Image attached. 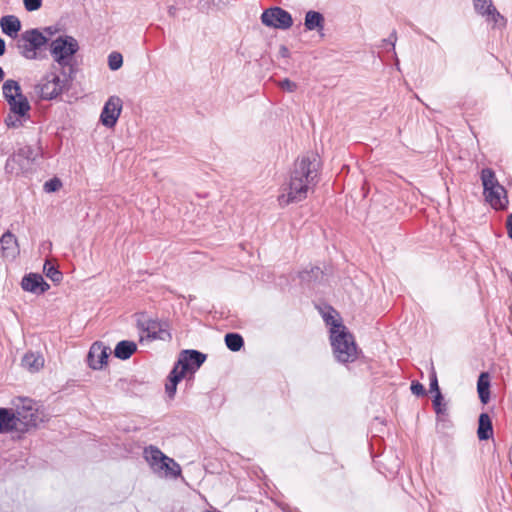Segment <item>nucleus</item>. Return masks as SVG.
<instances>
[{
	"label": "nucleus",
	"instance_id": "33",
	"mask_svg": "<svg viewBox=\"0 0 512 512\" xmlns=\"http://www.w3.org/2000/svg\"><path fill=\"white\" fill-rule=\"evenodd\" d=\"M123 64L122 55L118 52H112L108 56V66L111 70H118Z\"/></svg>",
	"mask_w": 512,
	"mask_h": 512
},
{
	"label": "nucleus",
	"instance_id": "45",
	"mask_svg": "<svg viewBox=\"0 0 512 512\" xmlns=\"http://www.w3.org/2000/svg\"><path fill=\"white\" fill-rule=\"evenodd\" d=\"M280 53H281V55H282L283 57H287V56H288V54H289V50H288V48H287V47H285V46H281V48H280Z\"/></svg>",
	"mask_w": 512,
	"mask_h": 512
},
{
	"label": "nucleus",
	"instance_id": "26",
	"mask_svg": "<svg viewBox=\"0 0 512 512\" xmlns=\"http://www.w3.org/2000/svg\"><path fill=\"white\" fill-rule=\"evenodd\" d=\"M490 382L487 373H481L477 382L478 395L482 403L486 404L490 399Z\"/></svg>",
	"mask_w": 512,
	"mask_h": 512
},
{
	"label": "nucleus",
	"instance_id": "23",
	"mask_svg": "<svg viewBox=\"0 0 512 512\" xmlns=\"http://www.w3.org/2000/svg\"><path fill=\"white\" fill-rule=\"evenodd\" d=\"M44 365V359L41 355L33 352L26 353L22 358V366L30 372L39 371Z\"/></svg>",
	"mask_w": 512,
	"mask_h": 512
},
{
	"label": "nucleus",
	"instance_id": "10",
	"mask_svg": "<svg viewBox=\"0 0 512 512\" xmlns=\"http://www.w3.org/2000/svg\"><path fill=\"white\" fill-rule=\"evenodd\" d=\"M110 354V348L105 346L101 342H95L90 347L87 356V362L89 367L94 370L102 369L103 366L107 363V359Z\"/></svg>",
	"mask_w": 512,
	"mask_h": 512
},
{
	"label": "nucleus",
	"instance_id": "42",
	"mask_svg": "<svg viewBox=\"0 0 512 512\" xmlns=\"http://www.w3.org/2000/svg\"><path fill=\"white\" fill-rule=\"evenodd\" d=\"M506 227L508 236L512 239V213L507 216Z\"/></svg>",
	"mask_w": 512,
	"mask_h": 512
},
{
	"label": "nucleus",
	"instance_id": "1",
	"mask_svg": "<svg viewBox=\"0 0 512 512\" xmlns=\"http://www.w3.org/2000/svg\"><path fill=\"white\" fill-rule=\"evenodd\" d=\"M321 161L316 153H307L298 157L288 180L283 183L278 203L285 207L305 200L313 193L320 179Z\"/></svg>",
	"mask_w": 512,
	"mask_h": 512
},
{
	"label": "nucleus",
	"instance_id": "38",
	"mask_svg": "<svg viewBox=\"0 0 512 512\" xmlns=\"http://www.w3.org/2000/svg\"><path fill=\"white\" fill-rule=\"evenodd\" d=\"M279 86L288 92H294L297 89V84L288 78L283 79L279 82Z\"/></svg>",
	"mask_w": 512,
	"mask_h": 512
},
{
	"label": "nucleus",
	"instance_id": "37",
	"mask_svg": "<svg viewBox=\"0 0 512 512\" xmlns=\"http://www.w3.org/2000/svg\"><path fill=\"white\" fill-rule=\"evenodd\" d=\"M410 389H411L412 393L416 396H425L426 395V390H425L424 386L418 381H413L411 383Z\"/></svg>",
	"mask_w": 512,
	"mask_h": 512
},
{
	"label": "nucleus",
	"instance_id": "36",
	"mask_svg": "<svg viewBox=\"0 0 512 512\" xmlns=\"http://www.w3.org/2000/svg\"><path fill=\"white\" fill-rule=\"evenodd\" d=\"M24 7L27 11L32 12L38 10L42 5V0H23Z\"/></svg>",
	"mask_w": 512,
	"mask_h": 512
},
{
	"label": "nucleus",
	"instance_id": "6",
	"mask_svg": "<svg viewBox=\"0 0 512 512\" xmlns=\"http://www.w3.org/2000/svg\"><path fill=\"white\" fill-rule=\"evenodd\" d=\"M65 86V80H61L55 72H49L41 78L36 91L41 99L53 100L63 92Z\"/></svg>",
	"mask_w": 512,
	"mask_h": 512
},
{
	"label": "nucleus",
	"instance_id": "14",
	"mask_svg": "<svg viewBox=\"0 0 512 512\" xmlns=\"http://www.w3.org/2000/svg\"><path fill=\"white\" fill-rule=\"evenodd\" d=\"M484 196L486 201L495 210H504L508 206L507 192L502 185L487 191V193H484Z\"/></svg>",
	"mask_w": 512,
	"mask_h": 512
},
{
	"label": "nucleus",
	"instance_id": "41",
	"mask_svg": "<svg viewBox=\"0 0 512 512\" xmlns=\"http://www.w3.org/2000/svg\"><path fill=\"white\" fill-rule=\"evenodd\" d=\"M397 41V33L395 30L390 34V36L387 39L383 40L384 44H389L392 46L393 51L395 50V44Z\"/></svg>",
	"mask_w": 512,
	"mask_h": 512
},
{
	"label": "nucleus",
	"instance_id": "5",
	"mask_svg": "<svg viewBox=\"0 0 512 512\" xmlns=\"http://www.w3.org/2000/svg\"><path fill=\"white\" fill-rule=\"evenodd\" d=\"M15 410L16 417L21 427V432L37 427L39 423L44 421L43 412L39 410L37 403L32 399H20Z\"/></svg>",
	"mask_w": 512,
	"mask_h": 512
},
{
	"label": "nucleus",
	"instance_id": "2",
	"mask_svg": "<svg viewBox=\"0 0 512 512\" xmlns=\"http://www.w3.org/2000/svg\"><path fill=\"white\" fill-rule=\"evenodd\" d=\"M327 324L331 325L330 339L333 353L341 363L353 362L357 358V346L352 334L346 331V327L334 317H325Z\"/></svg>",
	"mask_w": 512,
	"mask_h": 512
},
{
	"label": "nucleus",
	"instance_id": "16",
	"mask_svg": "<svg viewBox=\"0 0 512 512\" xmlns=\"http://www.w3.org/2000/svg\"><path fill=\"white\" fill-rule=\"evenodd\" d=\"M2 256L15 258L19 254L18 242L14 234L6 231L0 238Z\"/></svg>",
	"mask_w": 512,
	"mask_h": 512
},
{
	"label": "nucleus",
	"instance_id": "9",
	"mask_svg": "<svg viewBox=\"0 0 512 512\" xmlns=\"http://www.w3.org/2000/svg\"><path fill=\"white\" fill-rule=\"evenodd\" d=\"M122 111V100L118 96H110L100 114V122L107 128H113Z\"/></svg>",
	"mask_w": 512,
	"mask_h": 512
},
{
	"label": "nucleus",
	"instance_id": "44",
	"mask_svg": "<svg viewBox=\"0 0 512 512\" xmlns=\"http://www.w3.org/2000/svg\"><path fill=\"white\" fill-rule=\"evenodd\" d=\"M5 48V41L2 38H0V56H2L5 53Z\"/></svg>",
	"mask_w": 512,
	"mask_h": 512
},
{
	"label": "nucleus",
	"instance_id": "13",
	"mask_svg": "<svg viewBox=\"0 0 512 512\" xmlns=\"http://www.w3.org/2000/svg\"><path fill=\"white\" fill-rule=\"evenodd\" d=\"M143 456L155 473H161V466L164 461L171 462L170 457L153 445L144 448Z\"/></svg>",
	"mask_w": 512,
	"mask_h": 512
},
{
	"label": "nucleus",
	"instance_id": "3",
	"mask_svg": "<svg viewBox=\"0 0 512 512\" xmlns=\"http://www.w3.org/2000/svg\"><path fill=\"white\" fill-rule=\"evenodd\" d=\"M48 42V37L38 29H29L24 31L16 41V47L19 54L28 60L39 59V51Z\"/></svg>",
	"mask_w": 512,
	"mask_h": 512
},
{
	"label": "nucleus",
	"instance_id": "12",
	"mask_svg": "<svg viewBox=\"0 0 512 512\" xmlns=\"http://www.w3.org/2000/svg\"><path fill=\"white\" fill-rule=\"evenodd\" d=\"M143 456L155 473H161V466L164 461L171 462L170 457L153 445L144 448Z\"/></svg>",
	"mask_w": 512,
	"mask_h": 512
},
{
	"label": "nucleus",
	"instance_id": "22",
	"mask_svg": "<svg viewBox=\"0 0 512 512\" xmlns=\"http://www.w3.org/2000/svg\"><path fill=\"white\" fill-rule=\"evenodd\" d=\"M305 27L307 30H323L324 17L320 12L310 10L305 15Z\"/></svg>",
	"mask_w": 512,
	"mask_h": 512
},
{
	"label": "nucleus",
	"instance_id": "24",
	"mask_svg": "<svg viewBox=\"0 0 512 512\" xmlns=\"http://www.w3.org/2000/svg\"><path fill=\"white\" fill-rule=\"evenodd\" d=\"M184 377L185 375L183 372L179 371L177 367H173L168 376V382L165 385L166 393L170 398L174 397L177 390V385Z\"/></svg>",
	"mask_w": 512,
	"mask_h": 512
},
{
	"label": "nucleus",
	"instance_id": "39",
	"mask_svg": "<svg viewBox=\"0 0 512 512\" xmlns=\"http://www.w3.org/2000/svg\"><path fill=\"white\" fill-rule=\"evenodd\" d=\"M5 124L9 128H17L21 125V121L15 114H8L5 118Z\"/></svg>",
	"mask_w": 512,
	"mask_h": 512
},
{
	"label": "nucleus",
	"instance_id": "34",
	"mask_svg": "<svg viewBox=\"0 0 512 512\" xmlns=\"http://www.w3.org/2000/svg\"><path fill=\"white\" fill-rule=\"evenodd\" d=\"M62 186V182L58 178H53L44 183V191L47 193L56 192Z\"/></svg>",
	"mask_w": 512,
	"mask_h": 512
},
{
	"label": "nucleus",
	"instance_id": "11",
	"mask_svg": "<svg viewBox=\"0 0 512 512\" xmlns=\"http://www.w3.org/2000/svg\"><path fill=\"white\" fill-rule=\"evenodd\" d=\"M21 287L24 291L40 295L49 290L50 285L40 274L29 273L22 278Z\"/></svg>",
	"mask_w": 512,
	"mask_h": 512
},
{
	"label": "nucleus",
	"instance_id": "31",
	"mask_svg": "<svg viewBox=\"0 0 512 512\" xmlns=\"http://www.w3.org/2000/svg\"><path fill=\"white\" fill-rule=\"evenodd\" d=\"M170 461L162 463L161 472H164L165 476L176 478L181 475V467L174 459L170 458Z\"/></svg>",
	"mask_w": 512,
	"mask_h": 512
},
{
	"label": "nucleus",
	"instance_id": "27",
	"mask_svg": "<svg viewBox=\"0 0 512 512\" xmlns=\"http://www.w3.org/2000/svg\"><path fill=\"white\" fill-rule=\"evenodd\" d=\"M3 95L7 102L14 101L21 94V87L15 80H6L2 86Z\"/></svg>",
	"mask_w": 512,
	"mask_h": 512
},
{
	"label": "nucleus",
	"instance_id": "43",
	"mask_svg": "<svg viewBox=\"0 0 512 512\" xmlns=\"http://www.w3.org/2000/svg\"><path fill=\"white\" fill-rule=\"evenodd\" d=\"M59 31V29L56 27V26H48V27H45L44 28V32L48 35V36H52L54 35L55 33H57Z\"/></svg>",
	"mask_w": 512,
	"mask_h": 512
},
{
	"label": "nucleus",
	"instance_id": "8",
	"mask_svg": "<svg viewBox=\"0 0 512 512\" xmlns=\"http://www.w3.org/2000/svg\"><path fill=\"white\" fill-rule=\"evenodd\" d=\"M206 355L200 351L187 349L180 352L177 362L174 367L184 375L187 373H195L201 365L205 362Z\"/></svg>",
	"mask_w": 512,
	"mask_h": 512
},
{
	"label": "nucleus",
	"instance_id": "29",
	"mask_svg": "<svg viewBox=\"0 0 512 512\" xmlns=\"http://www.w3.org/2000/svg\"><path fill=\"white\" fill-rule=\"evenodd\" d=\"M432 402L438 419L444 420L448 416V406L442 393L435 394Z\"/></svg>",
	"mask_w": 512,
	"mask_h": 512
},
{
	"label": "nucleus",
	"instance_id": "46",
	"mask_svg": "<svg viewBox=\"0 0 512 512\" xmlns=\"http://www.w3.org/2000/svg\"><path fill=\"white\" fill-rule=\"evenodd\" d=\"M4 78V71L3 69L0 67V82L3 80Z\"/></svg>",
	"mask_w": 512,
	"mask_h": 512
},
{
	"label": "nucleus",
	"instance_id": "19",
	"mask_svg": "<svg viewBox=\"0 0 512 512\" xmlns=\"http://www.w3.org/2000/svg\"><path fill=\"white\" fill-rule=\"evenodd\" d=\"M477 435L480 440H488L493 436L492 421L487 413L479 416Z\"/></svg>",
	"mask_w": 512,
	"mask_h": 512
},
{
	"label": "nucleus",
	"instance_id": "32",
	"mask_svg": "<svg viewBox=\"0 0 512 512\" xmlns=\"http://www.w3.org/2000/svg\"><path fill=\"white\" fill-rule=\"evenodd\" d=\"M43 271H44L45 275L54 283H59L63 278L62 272L59 271L58 268L55 267L49 261L45 262Z\"/></svg>",
	"mask_w": 512,
	"mask_h": 512
},
{
	"label": "nucleus",
	"instance_id": "28",
	"mask_svg": "<svg viewBox=\"0 0 512 512\" xmlns=\"http://www.w3.org/2000/svg\"><path fill=\"white\" fill-rule=\"evenodd\" d=\"M17 155L34 162L41 156V148L39 146L25 145L19 148Z\"/></svg>",
	"mask_w": 512,
	"mask_h": 512
},
{
	"label": "nucleus",
	"instance_id": "4",
	"mask_svg": "<svg viewBox=\"0 0 512 512\" xmlns=\"http://www.w3.org/2000/svg\"><path fill=\"white\" fill-rule=\"evenodd\" d=\"M78 50V41L69 35L59 36L50 43L51 56L62 67L70 64Z\"/></svg>",
	"mask_w": 512,
	"mask_h": 512
},
{
	"label": "nucleus",
	"instance_id": "21",
	"mask_svg": "<svg viewBox=\"0 0 512 512\" xmlns=\"http://www.w3.org/2000/svg\"><path fill=\"white\" fill-rule=\"evenodd\" d=\"M10 110L13 114L24 117L31 109L30 103L25 95L22 93L14 98V101L8 102Z\"/></svg>",
	"mask_w": 512,
	"mask_h": 512
},
{
	"label": "nucleus",
	"instance_id": "7",
	"mask_svg": "<svg viewBox=\"0 0 512 512\" xmlns=\"http://www.w3.org/2000/svg\"><path fill=\"white\" fill-rule=\"evenodd\" d=\"M261 21L267 27L281 30H286L293 24L291 14L281 7H271L264 10L261 15Z\"/></svg>",
	"mask_w": 512,
	"mask_h": 512
},
{
	"label": "nucleus",
	"instance_id": "25",
	"mask_svg": "<svg viewBox=\"0 0 512 512\" xmlns=\"http://www.w3.org/2000/svg\"><path fill=\"white\" fill-rule=\"evenodd\" d=\"M481 180L484 193H487V191L495 189L497 186L501 185L496 178L495 172L491 168L482 169Z\"/></svg>",
	"mask_w": 512,
	"mask_h": 512
},
{
	"label": "nucleus",
	"instance_id": "35",
	"mask_svg": "<svg viewBox=\"0 0 512 512\" xmlns=\"http://www.w3.org/2000/svg\"><path fill=\"white\" fill-rule=\"evenodd\" d=\"M158 323L155 321H149L145 327V331L148 333V337L152 339H161L162 337L157 333Z\"/></svg>",
	"mask_w": 512,
	"mask_h": 512
},
{
	"label": "nucleus",
	"instance_id": "20",
	"mask_svg": "<svg viewBox=\"0 0 512 512\" xmlns=\"http://www.w3.org/2000/svg\"><path fill=\"white\" fill-rule=\"evenodd\" d=\"M137 350V345L133 341L122 340L117 343L114 349V355L121 360L129 359Z\"/></svg>",
	"mask_w": 512,
	"mask_h": 512
},
{
	"label": "nucleus",
	"instance_id": "18",
	"mask_svg": "<svg viewBox=\"0 0 512 512\" xmlns=\"http://www.w3.org/2000/svg\"><path fill=\"white\" fill-rule=\"evenodd\" d=\"M2 32L10 37H16L21 29L20 20L14 15H6L0 19Z\"/></svg>",
	"mask_w": 512,
	"mask_h": 512
},
{
	"label": "nucleus",
	"instance_id": "15",
	"mask_svg": "<svg viewBox=\"0 0 512 512\" xmlns=\"http://www.w3.org/2000/svg\"><path fill=\"white\" fill-rule=\"evenodd\" d=\"M11 431L21 432L16 411L12 412L7 408H0V433H8Z\"/></svg>",
	"mask_w": 512,
	"mask_h": 512
},
{
	"label": "nucleus",
	"instance_id": "17",
	"mask_svg": "<svg viewBox=\"0 0 512 512\" xmlns=\"http://www.w3.org/2000/svg\"><path fill=\"white\" fill-rule=\"evenodd\" d=\"M474 8L477 13L491 17V20L495 23H498L499 19H503L491 0H474Z\"/></svg>",
	"mask_w": 512,
	"mask_h": 512
},
{
	"label": "nucleus",
	"instance_id": "40",
	"mask_svg": "<svg viewBox=\"0 0 512 512\" xmlns=\"http://www.w3.org/2000/svg\"><path fill=\"white\" fill-rule=\"evenodd\" d=\"M430 391L435 392V394L441 393L438 385V379L435 370L433 369L430 374Z\"/></svg>",
	"mask_w": 512,
	"mask_h": 512
},
{
	"label": "nucleus",
	"instance_id": "30",
	"mask_svg": "<svg viewBox=\"0 0 512 512\" xmlns=\"http://www.w3.org/2000/svg\"><path fill=\"white\" fill-rule=\"evenodd\" d=\"M224 340L227 348L233 352L239 351L244 346V339L238 333H227Z\"/></svg>",
	"mask_w": 512,
	"mask_h": 512
}]
</instances>
